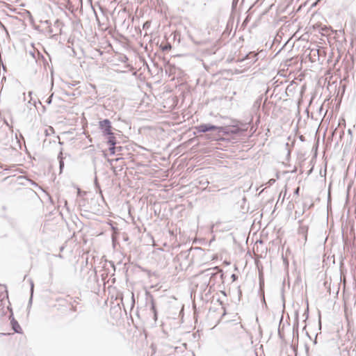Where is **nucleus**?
Here are the masks:
<instances>
[{
  "instance_id": "nucleus-1",
  "label": "nucleus",
  "mask_w": 356,
  "mask_h": 356,
  "mask_svg": "<svg viewBox=\"0 0 356 356\" xmlns=\"http://www.w3.org/2000/svg\"><path fill=\"white\" fill-rule=\"evenodd\" d=\"M99 125L104 135H107L108 137L115 136L112 131L113 127L110 120L107 119L102 120L99 122Z\"/></svg>"
},
{
  "instance_id": "nucleus-2",
  "label": "nucleus",
  "mask_w": 356,
  "mask_h": 356,
  "mask_svg": "<svg viewBox=\"0 0 356 356\" xmlns=\"http://www.w3.org/2000/svg\"><path fill=\"white\" fill-rule=\"evenodd\" d=\"M195 129L199 132H206L211 130L218 129L219 128L214 125L204 124L196 127Z\"/></svg>"
},
{
  "instance_id": "nucleus-3",
  "label": "nucleus",
  "mask_w": 356,
  "mask_h": 356,
  "mask_svg": "<svg viewBox=\"0 0 356 356\" xmlns=\"http://www.w3.org/2000/svg\"><path fill=\"white\" fill-rule=\"evenodd\" d=\"M108 144L110 145L109 147V152L111 154H115V144H116V139L115 136L108 137Z\"/></svg>"
},
{
  "instance_id": "nucleus-4",
  "label": "nucleus",
  "mask_w": 356,
  "mask_h": 356,
  "mask_svg": "<svg viewBox=\"0 0 356 356\" xmlns=\"http://www.w3.org/2000/svg\"><path fill=\"white\" fill-rule=\"evenodd\" d=\"M10 324L12 325L13 330L15 332H18V333L21 332L22 328H21L20 325H19L18 322L14 318H13L10 320Z\"/></svg>"
},
{
  "instance_id": "nucleus-5",
  "label": "nucleus",
  "mask_w": 356,
  "mask_h": 356,
  "mask_svg": "<svg viewBox=\"0 0 356 356\" xmlns=\"http://www.w3.org/2000/svg\"><path fill=\"white\" fill-rule=\"evenodd\" d=\"M161 47L163 51L170 50L172 49V46L170 43H167L165 45H161Z\"/></svg>"
},
{
  "instance_id": "nucleus-6",
  "label": "nucleus",
  "mask_w": 356,
  "mask_h": 356,
  "mask_svg": "<svg viewBox=\"0 0 356 356\" xmlns=\"http://www.w3.org/2000/svg\"><path fill=\"white\" fill-rule=\"evenodd\" d=\"M61 155H62V153H60V170H62V168L64 166V162L63 161V157L61 156Z\"/></svg>"
},
{
  "instance_id": "nucleus-7",
  "label": "nucleus",
  "mask_w": 356,
  "mask_h": 356,
  "mask_svg": "<svg viewBox=\"0 0 356 356\" xmlns=\"http://www.w3.org/2000/svg\"><path fill=\"white\" fill-rule=\"evenodd\" d=\"M152 310L154 311V316H155V317H156V307H155V306H154V305H152Z\"/></svg>"
},
{
  "instance_id": "nucleus-8",
  "label": "nucleus",
  "mask_w": 356,
  "mask_h": 356,
  "mask_svg": "<svg viewBox=\"0 0 356 356\" xmlns=\"http://www.w3.org/2000/svg\"><path fill=\"white\" fill-rule=\"evenodd\" d=\"M49 131H50L51 133L54 134V129L51 127H49Z\"/></svg>"
},
{
  "instance_id": "nucleus-9",
  "label": "nucleus",
  "mask_w": 356,
  "mask_h": 356,
  "mask_svg": "<svg viewBox=\"0 0 356 356\" xmlns=\"http://www.w3.org/2000/svg\"><path fill=\"white\" fill-rule=\"evenodd\" d=\"M73 312H76V306H74V305H72V309H71Z\"/></svg>"
},
{
  "instance_id": "nucleus-10",
  "label": "nucleus",
  "mask_w": 356,
  "mask_h": 356,
  "mask_svg": "<svg viewBox=\"0 0 356 356\" xmlns=\"http://www.w3.org/2000/svg\"><path fill=\"white\" fill-rule=\"evenodd\" d=\"M299 190H300V188H299V187H298V188H296V191H295V193H296V195H298V193H299Z\"/></svg>"
}]
</instances>
